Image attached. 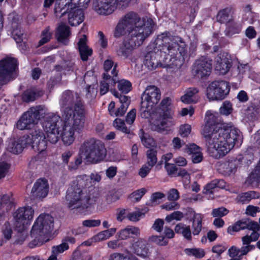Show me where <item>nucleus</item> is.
Wrapping results in <instances>:
<instances>
[{
  "label": "nucleus",
  "mask_w": 260,
  "mask_h": 260,
  "mask_svg": "<svg viewBox=\"0 0 260 260\" xmlns=\"http://www.w3.org/2000/svg\"><path fill=\"white\" fill-rule=\"evenodd\" d=\"M54 226V219L49 214H41L32 227L30 235L34 239L29 243V247L42 244L45 236L51 232Z\"/></svg>",
  "instance_id": "8"
},
{
  "label": "nucleus",
  "mask_w": 260,
  "mask_h": 260,
  "mask_svg": "<svg viewBox=\"0 0 260 260\" xmlns=\"http://www.w3.org/2000/svg\"><path fill=\"white\" fill-rule=\"evenodd\" d=\"M87 38L85 35L79 40L78 43V49L81 58L83 61H87L88 57L92 54V50L86 44Z\"/></svg>",
  "instance_id": "28"
},
{
  "label": "nucleus",
  "mask_w": 260,
  "mask_h": 260,
  "mask_svg": "<svg viewBox=\"0 0 260 260\" xmlns=\"http://www.w3.org/2000/svg\"><path fill=\"white\" fill-rule=\"evenodd\" d=\"M68 248L69 246L68 243L62 241V243L60 245L52 247V253H55L57 255L59 253L63 252Z\"/></svg>",
  "instance_id": "53"
},
{
  "label": "nucleus",
  "mask_w": 260,
  "mask_h": 260,
  "mask_svg": "<svg viewBox=\"0 0 260 260\" xmlns=\"http://www.w3.org/2000/svg\"><path fill=\"white\" fill-rule=\"evenodd\" d=\"M191 130V125L188 124H185L180 126L179 133L182 137H186L190 134Z\"/></svg>",
  "instance_id": "54"
},
{
  "label": "nucleus",
  "mask_w": 260,
  "mask_h": 260,
  "mask_svg": "<svg viewBox=\"0 0 260 260\" xmlns=\"http://www.w3.org/2000/svg\"><path fill=\"white\" fill-rule=\"evenodd\" d=\"M211 70V60L206 57H202L194 63L192 73L197 78H203L210 75Z\"/></svg>",
  "instance_id": "17"
},
{
  "label": "nucleus",
  "mask_w": 260,
  "mask_h": 260,
  "mask_svg": "<svg viewBox=\"0 0 260 260\" xmlns=\"http://www.w3.org/2000/svg\"><path fill=\"white\" fill-rule=\"evenodd\" d=\"M174 231L177 234H181L186 239L191 240V232L189 226L179 223L175 226Z\"/></svg>",
  "instance_id": "36"
},
{
  "label": "nucleus",
  "mask_w": 260,
  "mask_h": 260,
  "mask_svg": "<svg viewBox=\"0 0 260 260\" xmlns=\"http://www.w3.org/2000/svg\"><path fill=\"white\" fill-rule=\"evenodd\" d=\"M86 176H80L73 181L67 191L66 200L67 206L71 210L87 209L96 202L99 193L93 188L87 193L85 189L86 185Z\"/></svg>",
  "instance_id": "2"
},
{
  "label": "nucleus",
  "mask_w": 260,
  "mask_h": 260,
  "mask_svg": "<svg viewBox=\"0 0 260 260\" xmlns=\"http://www.w3.org/2000/svg\"><path fill=\"white\" fill-rule=\"evenodd\" d=\"M149 240L150 241L154 242L160 246L166 245L168 243V242L165 240V238L163 236L153 235L149 237Z\"/></svg>",
  "instance_id": "55"
},
{
  "label": "nucleus",
  "mask_w": 260,
  "mask_h": 260,
  "mask_svg": "<svg viewBox=\"0 0 260 260\" xmlns=\"http://www.w3.org/2000/svg\"><path fill=\"white\" fill-rule=\"evenodd\" d=\"M67 14L68 22L71 26L78 25L84 19L83 10L76 7H70Z\"/></svg>",
  "instance_id": "22"
},
{
  "label": "nucleus",
  "mask_w": 260,
  "mask_h": 260,
  "mask_svg": "<svg viewBox=\"0 0 260 260\" xmlns=\"http://www.w3.org/2000/svg\"><path fill=\"white\" fill-rule=\"evenodd\" d=\"M45 139L42 131L35 128L28 135L11 139L8 150L11 153L17 154L21 153L25 147L30 146L35 151L40 153L47 148V142Z\"/></svg>",
  "instance_id": "4"
},
{
  "label": "nucleus",
  "mask_w": 260,
  "mask_h": 260,
  "mask_svg": "<svg viewBox=\"0 0 260 260\" xmlns=\"http://www.w3.org/2000/svg\"><path fill=\"white\" fill-rule=\"evenodd\" d=\"M146 240L139 239L132 245L133 252L137 255L145 257L147 256L148 248Z\"/></svg>",
  "instance_id": "30"
},
{
  "label": "nucleus",
  "mask_w": 260,
  "mask_h": 260,
  "mask_svg": "<svg viewBox=\"0 0 260 260\" xmlns=\"http://www.w3.org/2000/svg\"><path fill=\"white\" fill-rule=\"evenodd\" d=\"M229 213V210L224 207L214 209L212 212L213 217H222Z\"/></svg>",
  "instance_id": "56"
},
{
  "label": "nucleus",
  "mask_w": 260,
  "mask_h": 260,
  "mask_svg": "<svg viewBox=\"0 0 260 260\" xmlns=\"http://www.w3.org/2000/svg\"><path fill=\"white\" fill-rule=\"evenodd\" d=\"M232 8L227 7L220 10L217 15V20L220 23H226L233 19L232 16Z\"/></svg>",
  "instance_id": "33"
},
{
  "label": "nucleus",
  "mask_w": 260,
  "mask_h": 260,
  "mask_svg": "<svg viewBox=\"0 0 260 260\" xmlns=\"http://www.w3.org/2000/svg\"><path fill=\"white\" fill-rule=\"evenodd\" d=\"M160 98V91L157 87L147 86L141 96L140 110L142 117L146 118L150 116L151 110L158 103Z\"/></svg>",
  "instance_id": "9"
},
{
  "label": "nucleus",
  "mask_w": 260,
  "mask_h": 260,
  "mask_svg": "<svg viewBox=\"0 0 260 260\" xmlns=\"http://www.w3.org/2000/svg\"><path fill=\"white\" fill-rule=\"evenodd\" d=\"M226 28L224 30L225 35L227 36L238 34L241 30V26L240 24L235 22L234 19L230 20L226 24Z\"/></svg>",
  "instance_id": "34"
},
{
  "label": "nucleus",
  "mask_w": 260,
  "mask_h": 260,
  "mask_svg": "<svg viewBox=\"0 0 260 260\" xmlns=\"http://www.w3.org/2000/svg\"><path fill=\"white\" fill-rule=\"evenodd\" d=\"M146 192V190L145 188H141L133 192L130 197L131 198H134L135 201L138 202L140 200Z\"/></svg>",
  "instance_id": "58"
},
{
  "label": "nucleus",
  "mask_w": 260,
  "mask_h": 260,
  "mask_svg": "<svg viewBox=\"0 0 260 260\" xmlns=\"http://www.w3.org/2000/svg\"><path fill=\"white\" fill-rule=\"evenodd\" d=\"M70 5L68 3L66 4H61L60 2L55 3L54 6V12L56 17L61 18L67 15L70 9Z\"/></svg>",
  "instance_id": "39"
},
{
  "label": "nucleus",
  "mask_w": 260,
  "mask_h": 260,
  "mask_svg": "<svg viewBox=\"0 0 260 260\" xmlns=\"http://www.w3.org/2000/svg\"><path fill=\"white\" fill-rule=\"evenodd\" d=\"M113 93L115 97L119 99V101L121 103L120 106L114 113V115L116 116H122L125 114L130 104L131 101L127 96L119 94L116 91L114 90Z\"/></svg>",
  "instance_id": "26"
},
{
  "label": "nucleus",
  "mask_w": 260,
  "mask_h": 260,
  "mask_svg": "<svg viewBox=\"0 0 260 260\" xmlns=\"http://www.w3.org/2000/svg\"><path fill=\"white\" fill-rule=\"evenodd\" d=\"M116 228H111L105 230L99 233L95 237V239L98 240H103L107 239L113 236L116 232Z\"/></svg>",
  "instance_id": "46"
},
{
  "label": "nucleus",
  "mask_w": 260,
  "mask_h": 260,
  "mask_svg": "<svg viewBox=\"0 0 260 260\" xmlns=\"http://www.w3.org/2000/svg\"><path fill=\"white\" fill-rule=\"evenodd\" d=\"M12 35L14 39L17 43H21L23 41V32L21 30L20 28L18 27L13 29Z\"/></svg>",
  "instance_id": "52"
},
{
  "label": "nucleus",
  "mask_w": 260,
  "mask_h": 260,
  "mask_svg": "<svg viewBox=\"0 0 260 260\" xmlns=\"http://www.w3.org/2000/svg\"><path fill=\"white\" fill-rule=\"evenodd\" d=\"M152 168L147 164L144 165L139 170V175L142 178H145L150 173Z\"/></svg>",
  "instance_id": "62"
},
{
  "label": "nucleus",
  "mask_w": 260,
  "mask_h": 260,
  "mask_svg": "<svg viewBox=\"0 0 260 260\" xmlns=\"http://www.w3.org/2000/svg\"><path fill=\"white\" fill-rule=\"evenodd\" d=\"M213 118L212 115L209 117L203 128V134L210 155L219 158L225 156L235 145L240 146L243 138L240 131L234 126L221 127L212 124L210 120Z\"/></svg>",
  "instance_id": "1"
},
{
  "label": "nucleus",
  "mask_w": 260,
  "mask_h": 260,
  "mask_svg": "<svg viewBox=\"0 0 260 260\" xmlns=\"http://www.w3.org/2000/svg\"><path fill=\"white\" fill-rule=\"evenodd\" d=\"M109 260H129V258L120 253H113L111 254Z\"/></svg>",
  "instance_id": "64"
},
{
  "label": "nucleus",
  "mask_w": 260,
  "mask_h": 260,
  "mask_svg": "<svg viewBox=\"0 0 260 260\" xmlns=\"http://www.w3.org/2000/svg\"><path fill=\"white\" fill-rule=\"evenodd\" d=\"M75 64L70 60H66L62 64L61 66L58 67V71L66 70L68 71H73Z\"/></svg>",
  "instance_id": "57"
},
{
  "label": "nucleus",
  "mask_w": 260,
  "mask_h": 260,
  "mask_svg": "<svg viewBox=\"0 0 260 260\" xmlns=\"http://www.w3.org/2000/svg\"><path fill=\"white\" fill-rule=\"evenodd\" d=\"M63 119H85V111L81 97L77 93L68 90L60 100Z\"/></svg>",
  "instance_id": "5"
},
{
  "label": "nucleus",
  "mask_w": 260,
  "mask_h": 260,
  "mask_svg": "<svg viewBox=\"0 0 260 260\" xmlns=\"http://www.w3.org/2000/svg\"><path fill=\"white\" fill-rule=\"evenodd\" d=\"M203 216L201 214L194 213L192 219L193 229L192 234L193 235H198L202 230Z\"/></svg>",
  "instance_id": "37"
},
{
  "label": "nucleus",
  "mask_w": 260,
  "mask_h": 260,
  "mask_svg": "<svg viewBox=\"0 0 260 260\" xmlns=\"http://www.w3.org/2000/svg\"><path fill=\"white\" fill-rule=\"evenodd\" d=\"M233 111L232 104L229 101H225L223 103L220 108L221 114L225 115H229Z\"/></svg>",
  "instance_id": "50"
},
{
  "label": "nucleus",
  "mask_w": 260,
  "mask_h": 260,
  "mask_svg": "<svg viewBox=\"0 0 260 260\" xmlns=\"http://www.w3.org/2000/svg\"><path fill=\"white\" fill-rule=\"evenodd\" d=\"M177 55L165 54L162 60L159 61L160 67L167 68H179L182 64L180 59H178Z\"/></svg>",
  "instance_id": "27"
},
{
  "label": "nucleus",
  "mask_w": 260,
  "mask_h": 260,
  "mask_svg": "<svg viewBox=\"0 0 260 260\" xmlns=\"http://www.w3.org/2000/svg\"><path fill=\"white\" fill-rule=\"evenodd\" d=\"M157 147L149 149L146 152L147 158V165L153 167L157 162Z\"/></svg>",
  "instance_id": "38"
},
{
  "label": "nucleus",
  "mask_w": 260,
  "mask_h": 260,
  "mask_svg": "<svg viewBox=\"0 0 260 260\" xmlns=\"http://www.w3.org/2000/svg\"><path fill=\"white\" fill-rule=\"evenodd\" d=\"M106 154L104 144L91 138L85 140L81 145L77 157L74 162L69 166L70 170L78 169L84 160L87 164H95L103 160Z\"/></svg>",
  "instance_id": "3"
},
{
  "label": "nucleus",
  "mask_w": 260,
  "mask_h": 260,
  "mask_svg": "<svg viewBox=\"0 0 260 260\" xmlns=\"http://www.w3.org/2000/svg\"><path fill=\"white\" fill-rule=\"evenodd\" d=\"M45 113V107L42 105H38L30 108L24 114L34 125L37 123L41 118L44 117Z\"/></svg>",
  "instance_id": "21"
},
{
  "label": "nucleus",
  "mask_w": 260,
  "mask_h": 260,
  "mask_svg": "<svg viewBox=\"0 0 260 260\" xmlns=\"http://www.w3.org/2000/svg\"><path fill=\"white\" fill-rule=\"evenodd\" d=\"M157 52L165 54L177 55L178 53L183 59L187 55V47L185 42L180 38L172 36L169 32H164L158 35L156 40Z\"/></svg>",
  "instance_id": "6"
},
{
  "label": "nucleus",
  "mask_w": 260,
  "mask_h": 260,
  "mask_svg": "<svg viewBox=\"0 0 260 260\" xmlns=\"http://www.w3.org/2000/svg\"><path fill=\"white\" fill-rule=\"evenodd\" d=\"M113 125L117 130L127 134L129 138L134 135L131 129L126 126L124 121L121 119H115L113 122Z\"/></svg>",
  "instance_id": "40"
},
{
  "label": "nucleus",
  "mask_w": 260,
  "mask_h": 260,
  "mask_svg": "<svg viewBox=\"0 0 260 260\" xmlns=\"http://www.w3.org/2000/svg\"><path fill=\"white\" fill-rule=\"evenodd\" d=\"M225 184V182L223 179H214L205 186L203 192L205 194H213L215 188H224Z\"/></svg>",
  "instance_id": "31"
},
{
  "label": "nucleus",
  "mask_w": 260,
  "mask_h": 260,
  "mask_svg": "<svg viewBox=\"0 0 260 260\" xmlns=\"http://www.w3.org/2000/svg\"><path fill=\"white\" fill-rule=\"evenodd\" d=\"M258 228V223L247 218L237 221L233 225L228 228V233L231 235L233 232H239L240 230L248 229L249 230L256 229Z\"/></svg>",
  "instance_id": "19"
},
{
  "label": "nucleus",
  "mask_w": 260,
  "mask_h": 260,
  "mask_svg": "<svg viewBox=\"0 0 260 260\" xmlns=\"http://www.w3.org/2000/svg\"><path fill=\"white\" fill-rule=\"evenodd\" d=\"M64 125L61 137L64 144L70 145L74 141V132L81 130L84 126L85 119H63Z\"/></svg>",
  "instance_id": "12"
},
{
  "label": "nucleus",
  "mask_w": 260,
  "mask_h": 260,
  "mask_svg": "<svg viewBox=\"0 0 260 260\" xmlns=\"http://www.w3.org/2000/svg\"><path fill=\"white\" fill-rule=\"evenodd\" d=\"M101 220L100 219H88L84 220L82 224L86 227L91 228L98 226L101 224Z\"/></svg>",
  "instance_id": "60"
},
{
  "label": "nucleus",
  "mask_w": 260,
  "mask_h": 260,
  "mask_svg": "<svg viewBox=\"0 0 260 260\" xmlns=\"http://www.w3.org/2000/svg\"><path fill=\"white\" fill-rule=\"evenodd\" d=\"M71 35L70 27L64 23H60L57 28L55 37L57 41L67 45Z\"/></svg>",
  "instance_id": "25"
},
{
  "label": "nucleus",
  "mask_w": 260,
  "mask_h": 260,
  "mask_svg": "<svg viewBox=\"0 0 260 260\" xmlns=\"http://www.w3.org/2000/svg\"><path fill=\"white\" fill-rule=\"evenodd\" d=\"M140 37L137 36L135 31L133 32L132 36L128 35L117 50V55L124 59L132 56L133 51L141 45L146 39L142 36Z\"/></svg>",
  "instance_id": "13"
},
{
  "label": "nucleus",
  "mask_w": 260,
  "mask_h": 260,
  "mask_svg": "<svg viewBox=\"0 0 260 260\" xmlns=\"http://www.w3.org/2000/svg\"><path fill=\"white\" fill-rule=\"evenodd\" d=\"M131 0H93V9L100 15H109L117 8H125Z\"/></svg>",
  "instance_id": "11"
},
{
  "label": "nucleus",
  "mask_w": 260,
  "mask_h": 260,
  "mask_svg": "<svg viewBox=\"0 0 260 260\" xmlns=\"http://www.w3.org/2000/svg\"><path fill=\"white\" fill-rule=\"evenodd\" d=\"M62 129L55 130L53 131H45L47 139L52 144L56 143L61 137Z\"/></svg>",
  "instance_id": "43"
},
{
  "label": "nucleus",
  "mask_w": 260,
  "mask_h": 260,
  "mask_svg": "<svg viewBox=\"0 0 260 260\" xmlns=\"http://www.w3.org/2000/svg\"><path fill=\"white\" fill-rule=\"evenodd\" d=\"M127 29L128 35L132 36L136 31L137 36L148 38L152 32L153 21L149 18L145 20L141 18L135 13L131 12L126 14L120 21Z\"/></svg>",
  "instance_id": "7"
},
{
  "label": "nucleus",
  "mask_w": 260,
  "mask_h": 260,
  "mask_svg": "<svg viewBox=\"0 0 260 260\" xmlns=\"http://www.w3.org/2000/svg\"><path fill=\"white\" fill-rule=\"evenodd\" d=\"M116 66H115L111 71V73L112 76L109 73L103 74V79L104 81L109 83V85L114 86L116 83H118L119 80L117 77L118 72L116 71Z\"/></svg>",
  "instance_id": "41"
},
{
  "label": "nucleus",
  "mask_w": 260,
  "mask_h": 260,
  "mask_svg": "<svg viewBox=\"0 0 260 260\" xmlns=\"http://www.w3.org/2000/svg\"><path fill=\"white\" fill-rule=\"evenodd\" d=\"M184 251L187 255H192L198 258L204 257L205 254L204 250L200 248H186Z\"/></svg>",
  "instance_id": "45"
},
{
  "label": "nucleus",
  "mask_w": 260,
  "mask_h": 260,
  "mask_svg": "<svg viewBox=\"0 0 260 260\" xmlns=\"http://www.w3.org/2000/svg\"><path fill=\"white\" fill-rule=\"evenodd\" d=\"M52 34L50 31V27H47L42 32V39L39 42V45L41 46L49 42Z\"/></svg>",
  "instance_id": "49"
},
{
  "label": "nucleus",
  "mask_w": 260,
  "mask_h": 260,
  "mask_svg": "<svg viewBox=\"0 0 260 260\" xmlns=\"http://www.w3.org/2000/svg\"><path fill=\"white\" fill-rule=\"evenodd\" d=\"M127 32V29L125 28L123 24L120 21L116 26L114 31V37L116 38H118L124 35Z\"/></svg>",
  "instance_id": "48"
},
{
  "label": "nucleus",
  "mask_w": 260,
  "mask_h": 260,
  "mask_svg": "<svg viewBox=\"0 0 260 260\" xmlns=\"http://www.w3.org/2000/svg\"><path fill=\"white\" fill-rule=\"evenodd\" d=\"M34 125L27 117L23 114L16 123V127L20 130L30 128Z\"/></svg>",
  "instance_id": "42"
},
{
  "label": "nucleus",
  "mask_w": 260,
  "mask_h": 260,
  "mask_svg": "<svg viewBox=\"0 0 260 260\" xmlns=\"http://www.w3.org/2000/svg\"><path fill=\"white\" fill-rule=\"evenodd\" d=\"M61 125V117L59 115L54 114L48 115L43 123V127L45 131L61 129L60 128Z\"/></svg>",
  "instance_id": "23"
},
{
  "label": "nucleus",
  "mask_w": 260,
  "mask_h": 260,
  "mask_svg": "<svg viewBox=\"0 0 260 260\" xmlns=\"http://www.w3.org/2000/svg\"><path fill=\"white\" fill-rule=\"evenodd\" d=\"M232 66L230 55L226 52L219 53L216 60L215 69L222 74L227 73Z\"/></svg>",
  "instance_id": "20"
},
{
  "label": "nucleus",
  "mask_w": 260,
  "mask_h": 260,
  "mask_svg": "<svg viewBox=\"0 0 260 260\" xmlns=\"http://www.w3.org/2000/svg\"><path fill=\"white\" fill-rule=\"evenodd\" d=\"M34 213V210L30 207L19 208L14 213V225L17 232L23 233L28 221L32 219Z\"/></svg>",
  "instance_id": "15"
},
{
  "label": "nucleus",
  "mask_w": 260,
  "mask_h": 260,
  "mask_svg": "<svg viewBox=\"0 0 260 260\" xmlns=\"http://www.w3.org/2000/svg\"><path fill=\"white\" fill-rule=\"evenodd\" d=\"M160 52L152 51L148 52L145 56L144 65L150 70H153L158 66L160 67L158 58Z\"/></svg>",
  "instance_id": "24"
},
{
  "label": "nucleus",
  "mask_w": 260,
  "mask_h": 260,
  "mask_svg": "<svg viewBox=\"0 0 260 260\" xmlns=\"http://www.w3.org/2000/svg\"><path fill=\"white\" fill-rule=\"evenodd\" d=\"M49 186L45 179L37 180L31 190V199H41L47 196L48 193Z\"/></svg>",
  "instance_id": "18"
},
{
  "label": "nucleus",
  "mask_w": 260,
  "mask_h": 260,
  "mask_svg": "<svg viewBox=\"0 0 260 260\" xmlns=\"http://www.w3.org/2000/svg\"><path fill=\"white\" fill-rule=\"evenodd\" d=\"M143 215L140 211H135L129 213L127 214L126 217L133 222H137L139 220L140 217Z\"/></svg>",
  "instance_id": "61"
},
{
  "label": "nucleus",
  "mask_w": 260,
  "mask_h": 260,
  "mask_svg": "<svg viewBox=\"0 0 260 260\" xmlns=\"http://www.w3.org/2000/svg\"><path fill=\"white\" fill-rule=\"evenodd\" d=\"M118 88L119 91L124 93H127L131 90L132 84L129 81L126 80H119Z\"/></svg>",
  "instance_id": "47"
},
{
  "label": "nucleus",
  "mask_w": 260,
  "mask_h": 260,
  "mask_svg": "<svg viewBox=\"0 0 260 260\" xmlns=\"http://www.w3.org/2000/svg\"><path fill=\"white\" fill-rule=\"evenodd\" d=\"M43 94V92L35 87L25 90L21 95L22 100L24 102L29 103L37 100Z\"/></svg>",
  "instance_id": "29"
},
{
  "label": "nucleus",
  "mask_w": 260,
  "mask_h": 260,
  "mask_svg": "<svg viewBox=\"0 0 260 260\" xmlns=\"http://www.w3.org/2000/svg\"><path fill=\"white\" fill-rule=\"evenodd\" d=\"M260 197L258 192L255 191H249L240 194L237 198L238 202L241 204H247L252 199H258Z\"/></svg>",
  "instance_id": "35"
},
{
  "label": "nucleus",
  "mask_w": 260,
  "mask_h": 260,
  "mask_svg": "<svg viewBox=\"0 0 260 260\" xmlns=\"http://www.w3.org/2000/svg\"><path fill=\"white\" fill-rule=\"evenodd\" d=\"M3 235L7 240H10L12 237V230L9 222H5L2 230Z\"/></svg>",
  "instance_id": "51"
},
{
  "label": "nucleus",
  "mask_w": 260,
  "mask_h": 260,
  "mask_svg": "<svg viewBox=\"0 0 260 260\" xmlns=\"http://www.w3.org/2000/svg\"><path fill=\"white\" fill-rule=\"evenodd\" d=\"M171 104V99L169 98H166L163 99L160 103V108L159 110V117L157 116V113H156L157 121L156 123H153L151 125V129L153 131L158 132L164 131V127L167 125V122L165 119L169 118L170 113L168 111V106Z\"/></svg>",
  "instance_id": "16"
},
{
  "label": "nucleus",
  "mask_w": 260,
  "mask_h": 260,
  "mask_svg": "<svg viewBox=\"0 0 260 260\" xmlns=\"http://www.w3.org/2000/svg\"><path fill=\"white\" fill-rule=\"evenodd\" d=\"M164 224V221L160 218L156 219L152 225V228L158 232H161L162 231Z\"/></svg>",
  "instance_id": "63"
},
{
  "label": "nucleus",
  "mask_w": 260,
  "mask_h": 260,
  "mask_svg": "<svg viewBox=\"0 0 260 260\" xmlns=\"http://www.w3.org/2000/svg\"><path fill=\"white\" fill-rule=\"evenodd\" d=\"M18 64L17 60L13 57H7L0 60V88L17 77Z\"/></svg>",
  "instance_id": "10"
},
{
  "label": "nucleus",
  "mask_w": 260,
  "mask_h": 260,
  "mask_svg": "<svg viewBox=\"0 0 260 260\" xmlns=\"http://www.w3.org/2000/svg\"><path fill=\"white\" fill-rule=\"evenodd\" d=\"M141 142L143 145L147 148H152L156 147L155 140L149 135L143 134L141 137Z\"/></svg>",
  "instance_id": "44"
},
{
  "label": "nucleus",
  "mask_w": 260,
  "mask_h": 260,
  "mask_svg": "<svg viewBox=\"0 0 260 260\" xmlns=\"http://www.w3.org/2000/svg\"><path fill=\"white\" fill-rule=\"evenodd\" d=\"M230 91L229 83L223 80L214 81L208 87L207 95L210 101H221L226 98Z\"/></svg>",
  "instance_id": "14"
},
{
  "label": "nucleus",
  "mask_w": 260,
  "mask_h": 260,
  "mask_svg": "<svg viewBox=\"0 0 260 260\" xmlns=\"http://www.w3.org/2000/svg\"><path fill=\"white\" fill-rule=\"evenodd\" d=\"M224 167H226L227 173L229 174L234 173L237 170V161H231L227 164H224Z\"/></svg>",
  "instance_id": "59"
},
{
  "label": "nucleus",
  "mask_w": 260,
  "mask_h": 260,
  "mask_svg": "<svg viewBox=\"0 0 260 260\" xmlns=\"http://www.w3.org/2000/svg\"><path fill=\"white\" fill-rule=\"evenodd\" d=\"M14 205L12 193L0 195V211H9Z\"/></svg>",
  "instance_id": "32"
}]
</instances>
